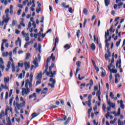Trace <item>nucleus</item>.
Segmentation results:
<instances>
[{
  "instance_id": "obj_1",
  "label": "nucleus",
  "mask_w": 125,
  "mask_h": 125,
  "mask_svg": "<svg viewBox=\"0 0 125 125\" xmlns=\"http://www.w3.org/2000/svg\"><path fill=\"white\" fill-rule=\"evenodd\" d=\"M20 102L21 103H18L17 102L15 104V102H14V105L15 106V112L17 114H19V112L18 110H20V108H23V107H25V105L26 103L24 102V100L23 99V97H21L20 98Z\"/></svg>"
},
{
  "instance_id": "obj_2",
  "label": "nucleus",
  "mask_w": 125,
  "mask_h": 125,
  "mask_svg": "<svg viewBox=\"0 0 125 125\" xmlns=\"http://www.w3.org/2000/svg\"><path fill=\"white\" fill-rule=\"evenodd\" d=\"M29 77L30 80L27 79L25 81V88H28V85L29 88H31V87H33V84H32L33 83V72H31L30 74H29V73H26V78H29Z\"/></svg>"
},
{
  "instance_id": "obj_3",
  "label": "nucleus",
  "mask_w": 125,
  "mask_h": 125,
  "mask_svg": "<svg viewBox=\"0 0 125 125\" xmlns=\"http://www.w3.org/2000/svg\"><path fill=\"white\" fill-rule=\"evenodd\" d=\"M109 30H107V31L105 32L104 35V39H105V43H106L105 47H107V48H109V45H110V44L108 43V38H107V37H109Z\"/></svg>"
},
{
  "instance_id": "obj_4",
  "label": "nucleus",
  "mask_w": 125,
  "mask_h": 125,
  "mask_svg": "<svg viewBox=\"0 0 125 125\" xmlns=\"http://www.w3.org/2000/svg\"><path fill=\"white\" fill-rule=\"evenodd\" d=\"M30 94V88H22L21 89V95L24 96Z\"/></svg>"
},
{
  "instance_id": "obj_5",
  "label": "nucleus",
  "mask_w": 125,
  "mask_h": 125,
  "mask_svg": "<svg viewBox=\"0 0 125 125\" xmlns=\"http://www.w3.org/2000/svg\"><path fill=\"white\" fill-rule=\"evenodd\" d=\"M52 67L50 66L49 67V71H47L45 73L47 76H49L50 77H53V72H52Z\"/></svg>"
},
{
  "instance_id": "obj_6",
  "label": "nucleus",
  "mask_w": 125,
  "mask_h": 125,
  "mask_svg": "<svg viewBox=\"0 0 125 125\" xmlns=\"http://www.w3.org/2000/svg\"><path fill=\"white\" fill-rule=\"evenodd\" d=\"M122 63V61H121V59H120L119 61H117L116 62V67L117 68H118L120 69V71L121 73H123V69L121 68L122 65H121V63Z\"/></svg>"
},
{
  "instance_id": "obj_7",
  "label": "nucleus",
  "mask_w": 125,
  "mask_h": 125,
  "mask_svg": "<svg viewBox=\"0 0 125 125\" xmlns=\"http://www.w3.org/2000/svg\"><path fill=\"white\" fill-rule=\"evenodd\" d=\"M110 114H113V115H114L115 117H117V116H119L121 115V108H118V111L117 113H116V111H113V112H110Z\"/></svg>"
},
{
  "instance_id": "obj_8",
  "label": "nucleus",
  "mask_w": 125,
  "mask_h": 125,
  "mask_svg": "<svg viewBox=\"0 0 125 125\" xmlns=\"http://www.w3.org/2000/svg\"><path fill=\"white\" fill-rule=\"evenodd\" d=\"M107 104L110 107H111V108H113V109H115V108H116V104H115V103H111V101H109L107 102Z\"/></svg>"
},
{
  "instance_id": "obj_9",
  "label": "nucleus",
  "mask_w": 125,
  "mask_h": 125,
  "mask_svg": "<svg viewBox=\"0 0 125 125\" xmlns=\"http://www.w3.org/2000/svg\"><path fill=\"white\" fill-rule=\"evenodd\" d=\"M26 74V72L24 70H22L21 73L18 76V79H23L24 77H25V74Z\"/></svg>"
},
{
  "instance_id": "obj_10",
  "label": "nucleus",
  "mask_w": 125,
  "mask_h": 125,
  "mask_svg": "<svg viewBox=\"0 0 125 125\" xmlns=\"http://www.w3.org/2000/svg\"><path fill=\"white\" fill-rule=\"evenodd\" d=\"M24 65L25 67V70H27L28 69H30V62H24Z\"/></svg>"
},
{
  "instance_id": "obj_11",
  "label": "nucleus",
  "mask_w": 125,
  "mask_h": 125,
  "mask_svg": "<svg viewBox=\"0 0 125 125\" xmlns=\"http://www.w3.org/2000/svg\"><path fill=\"white\" fill-rule=\"evenodd\" d=\"M33 64L35 65V68H37L39 66V63H38V58H35L34 60L33 61Z\"/></svg>"
},
{
  "instance_id": "obj_12",
  "label": "nucleus",
  "mask_w": 125,
  "mask_h": 125,
  "mask_svg": "<svg viewBox=\"0 0 125 125\" xmlns=\"http://www.w3.org/2000/svg\"><path fill=\"white\" fill-rule=\"evenodd\" d=\"M100 95H101V92L100 91V90H99L97 91L96 96L98 97L99 101H101V98L100 97Z\"/></svg>"
},
{
  "instance_id": "obj_13",
  "label": "nucleus",
  "mask_w": 125,
  "mask_h": 125,
  "mask_svg": "<svg viewBox=\"0 0 125 125\" xmlns=\"http://www.w3.org/2000/svg\"><path fill=\"white\" fill-rule=\"evenodd\" d=\"M40 115V113H36L34 112L32 114L31 116L32 117V118L30 119V121H32L34 118H36V117H38Z\"/></svg>"
},
{
  "instance_id": "obj_14",
  "label": "nucleus",
  "mask_w": 125,
  "mask_h": 125,
  "mask_svg": "<svg viewBox=\"0 0 125 125\" xmlns=\"http://www.w3.org/2000/svg\"><path fill=\"white\" fill-rule=\"evenodd\" d=\"M17 66L19 67H21V68H23L24 66V62H23V61H20V62H18Z\"/></svg>"
},
{
  "instance_id": "obj_15",
  "label": "nucleus",
  "mask_w": 125,
  "mask_h": 125,
  "mask_svg": "<svg viewBox=\"0 0 125 125\" xmlns=\"http://www.w3.org/2000/svg\"><path fill=\"white\" fill-rule=\"evenodd\" d=\"M66 4H67L66 2H63L62 3V6L63 8H69V7H70V5H66Z\"/></svg>"
},
{
  "instance_id": "obj_16",
  "label": "nucleus",
  "mask_w": 125,
  "mask_h": 125,
  "mask_svg": "<svg viewBox=\"0 0 125 125\" xmlns=\"http://www.w3.org/2000/svg\"><path fill=\"white\" fill-rule=\"evenodd\" d=\"M19 44L20 46H21V41H20V38H18V41H16V45H18Z\"/></svg>"
},
{
  "instance_id": "obj_17",
  "label": "nucleus",
  "mask_w": 125,
  "mask_h": 125,
  "mask_svg": "<svg viewBox=\"0 0 125 125\" xmlns=\"http://www.w3.org/2000/svg\"><path fill=\"white\" fill-rule=\"evenodd\" d=\"M42 74L40 73L37 76L36 80H42Z\"/></svg>"
},
{
  "instance_id": "obj_18",
  "label": "nucleus",
  "mask_w": 125,
  "mask_h": 125,
  "mask_svg": "<svg viewBox=\"0 0 125 125\" xmlns=\"http://www.w3.org/2000/svg\"><path fill=\"white\" fill-rule=\"evenodd\" d=\"M47 90H48L47 88H44L43 90L41 92V94H46Z\"/></svg>"
},
{
  "instance_id": "obj_19",
  "label": "nucleus",
  "mask_w": 125,
  "mask_h": 125,
  "mask_svg": "<svg viewBox=\"0 0 125 125\" xmlns=\"http://www.w3.org/2000/svg\"><path fill=\"white\" fill-rule=\"evenodd\" d=\"M9 82V77H4V83L5 84H6L7 83Z\"/></svg>"
},
{
  "instance_id": "obj_20",
  "label": "nucleus",
  "mask_w": 125,
  "mask_h": 125,
  "mask_svg": "<svg viewBox=\"0 0 125 125\" xmlns=\"http://www.w3.org/2000/svg\"><path fill=\"white\" fill-rule=\"evenodd\" d=\"M25 37H24V38H25V42H29V41H30V37H29V34L28 33H25Z\"/></svg>"
},
{
  "instance_id": "obj_21",
  "label": "nucleus",
  "mask_w": 125,
  "mask_h": 125,
  "mask_svg": "<svg viewBox=\"0 0 125 125\" xmlns=\"http://www.w3.org/2000/svg\"><path fill=\"white\" fill-rule=\"evenodd\" d=\"M90 48L93 51L95 50L96 48V47L95 46V44H94V43H92L90 46Z\"/></svg>"
},
{
  "instance_id": "obj_22",
  "label": "nucleus",
  "mask_w": 125,
  "mask_h": 125,
  "mask_svg": "<svg viewBox=\"0 0 125 125\" xmlns=\"http://www.w3.org/2000/svg\"><path fill=\"white\" fill-rule=\"evenodd\" d=\"M20 25L21 26H22V27H25L26 26L24 23V19L23 18L21 19V21H20Z\"/></svg>"
},
{
  "instance_id": "obj_23",
  "label": "nucleus",
  "mask_w": 125,
  "mask_h": 125,
  "mask_svg": "<svg viewBox=\"0 0 125 125\" xmlns=\"http://www.w3.org/2000/svg\"><path fill=\"white\" fill-rule=\"evenodd\" d=\"M29 99H32V98L34 97H37V94L36 93H34L33 94L29 95Z\"/></svg>"
},
{
  "instance_id": "obj_24",
  "label": "nucleus",
  "mask_w": 125,
  "mask_h": 125,
  "mask_svg": "<svg viewBox=\"0 0 125 125\" xmlns=\"http://www.w3.org/2000/svg\"><path fill=\"white\" fill-rule=\"evenodd\" d=\"M71 118L70 117H68L67 118L66 121L64 123V125H68V124H69V123H70V121H71Z\"/></svg>"
},
{
  "instance_id": "obj_25",
  "label": "nucleus",
  "mask_w": 125,
  "mask_h": 125,
  "mask_svg": "<svg viewBox=\"0 0 125 125\" xmlns=\"http://www.w3.org/2000/svg\"><path fill=\"white\" fill-rule=\"evenodd\" d=\"M124 102L122 100H120V107L122 109H125V105L124 104Z\"/></svg>"
},
{
  "instance_id": "obj_26",
  "label": "nucleus",
  "mask_w": 125,
  "mask_h": 125,
  "mask_svg": "<svg viewBox=\"0 0 125 125\" xmlns=\"http://www.w3.org/2000/svg\"><path fill=\"white\" fill-rule=\"evenodd\" d=\"M1 88L3 89H9L8 86L6 85V84H5V85H3V84H1Z\"/></svg>"
},
{
  "instance_id": "obj_27",
  "label": "nucleus",
  "mask_w": 125,
  "mask_h": 125,
  "mask_svg": "<svg viewBox=\"0 0 125 125\" xmlns=\"http://www.w3.org/2000/svg\"><path fill=\"white\" fill-rule=\"evenodd\" d=\"M85 104L88 105V107H90L91 106V101H85Z\"/></svg>"
},
{
  "instance_id": "obj_28",
  "label": "nucleus",
  "mask_w": 125,
  "mask_h": 125,
  "mask_svg": "<svg viewBox=\"0 0 125 125\" xmlns=\"http://www.w3.org/2000/svg\"><path fill=\"white\" fill-rule=\"evenodd\" d=\"M83 13H84V14L85 15H87L88 13V10H87V9L86 8H84L83 9Z\"/></svg>"
},
{
  "instance_id": "obj_29",
  "label": "nucleus",
  "mask_w": 125,
  "mask_h": 125,
  "mask_svg": "<svg viewBox=\"0 0 125 125\" xmlns=\"http://www.w3.org/2000/svg\"><path fill=\"white\" fill-rule=\"evenodd\" d=\"M10 20V18H6L5 19H4L3 21H4V22H5V23H6V24L8 23V21H9V20Z\"/></svg>"
},
{
  "instance_id": "obj_30",
  "label": "nucleus",
  "mask_w": 125,
  "mask_h": 125,
  "mask_svg": "<svg viewBox=\"0 0 125 125\" xmlns=\"http://www.w3.org/2000/svg\"><path fill=\"white\" fill-rule=\"evenodd\" d=\"M112 66H113L112 63H110L109 65L107 66L108 69L111 73H112V69H111V68H112Z\"/></svg>"
},
{
  "instance_id": "obj_31",
  "label": "nucleus",
  "mask_w": 125,
  "mask_h": 125,
  "mask_svg": "<svg viewBox=\"0 0 125 125\" xmlns=\"http://www.w3.org/2000/svg\"><path fill=\"white\" fill-rule=\"evenodd\" d=\"M12 72H13V73H14V72H15V65L14 64V63H13L12 64Z\"/></svg>"
},
{
  "instance_id": "obj_32",
  "label": "nucleus",
  "mask_w": 125,
  "mask_h": 125,
  "mask_svg": "<svg viewBox=\"0 0 125 125\" xmlns=\"http://www.w3.org/2000/svg\"><path fill=\"white\" fill-rule=\"evenodd\" d=\"M104 3L105 5V6H108V5H109V4H110V0H104Z\"/></svg>"
},
{
  "instance_id": "obj_33",
  "label": "nucleus",
  "mask_w": 125,
  "mask_h": 125,
  "mask_svg": "<svg viewBox=\"0 0 125 125\" xmlns=\"http://www.w3.org/2000/svg\"><path fill=\"white\" fill-rule=\"evenodd\" d=\"M30 57H31V54H30L29 53H26V57L25 58V59L26 60H28Z\"/></svg>"
},
{
  "instance_id": "obj_34",
  "label": "nucleus",
  "mask_w": 125,
  "mask_h": 125,
  "mask_svg": "<svg viewBox=\"0 0 125 125\" xmlns=\"http://www.w3.org/2000/svg\"><path fill=\"white\" fill-rule=\"evenodd\" d=\"M48 69V63L46 62L45 69L43 72V74L45 73V72L47 71Z\"/></svg>"
},
{
  "instance_id": "obj_35",
  "label": "nucleus",
  "mask_w": 125,
  "mask_h": 125,
  "mask_svg": "<svg viewBox=\"0 0 125 125\" xmlns=\"http://www.w3.org/2000/svg\"><path fill=\"white\" fill-rule=\"evenodd\" d=\"M85 78V76H83L81 78V74L78 75V80L79 81H82V80H83V79Z\"/></svg>"
},
{
  "instance_id": "obj_36",
  "label": "nucleus",
  "mask_w": 125,
  "mask_h": 125,
  "mask_svg": "<svg viewBox=\"0 0 125 125\" xmlns=\"http://www.w3.org/2000/svg\"><path fill=\"white\" fill-rule=\"evenodd\" d=\"M2 117H4V111L2 110L1 113H0V119H2Z\"/></svg>"
},
{
  "instance_id": "obj_37",
  "label": "nucleus",
  "mask_w": 125,
  "mask_h": 125,
  "mask_svg": "<svg viewBox=\"0 0 125 125\" xmlns=\"http://www.w3.org/2000/svg\"><path fill=\"white\" fill-rule=\"evenodd\" d=\"M49 82H50V83H54V84H55V83H56V81H55V80H54V79L52 78H51L49 79Z\"/></svg>"
},
{
  "instance_id": "obj_38",
  "label": "nucleus",
  "mask_w": 125,
  "mask_h": 125,
  "mask_svg": "<svg viewBox=\"0 0 125 125\" xmlns=\"http://www.w3.org/2000/svg\"><path fill=\"white\" fill-rule=\"evenodd\" d=\"M118 125H124V122L121 121V119H119L118 122Z\"/></svg>"
},
{
  "instance_id": "obj_39",
  "label": "nucleus",
  "mask_w": 125,
  "mask_h": 125,
  "mask_svg": "<svg viewBox=\"0 0 125 125\" xmlns=\"http://www.w3.org/2000/svg\"><path fill=\"white\" fill-rule=\"evenodd\" d=\"M4 65L3 63H0V69H1L2 71L4 70Z\"/></svg>"
},
{
  "instance_id": "obj_40",
  "label": "nucleus",
  "mask_w": 125,
  "mask_h": 125,
  "mask_svg": "<svg viewBox=\"0 0 125 125\" xmlns=\"http://www.w3.org/2000/svg\"><path fill=\"white\" fill-rule=\"evenodd\" d=\"M50 58H51V59H52L53 62H54V61H55V57H54V56H53V54H52Z\"/></svg>"
},
{
  "instance_id": "obj_41",
  "label": "nucleus",
  "mask_w": 125,
  "mask_h": 125,
  "mask_svg": "<svg viewBox=\"0 0 125 125\" xmlns=\"http://www.w3.org/2000/svg\"><path fill=\"white\" fill-rule=\"evenodd\" d=\"M28 45H30V42H27L25 43L24 46V48H27Z\"/></svg>"
},
{
  "instance_id": "obj_42",
  "label": "nucleus",
  "mask_w": 125,
  "mask_h": 125,
  "mask_svg": "<svg viewBox=\"0 0 125 125\" xmlns=\"http://www.w3.org/2000/svg\"><path fill=\"white\" fill-rule=\"evenodd\" d=\"M109 82H110V83L113 82V75H112V74H111L109 76Z\"/></svg>"
},
{
  "instance_id": "obj_43",
  "label": "nucleus",
  "mask_w": 125,
  "mask_h": 125,
  "mask_svg": "<svg viewBox=\"0 0 125 125\" xmlns=\"http://www.w3.org/2000/svg\"><path fill=\"white\" fill-rule=\"evenodd\" d=\"M8 54H9L8 52H6V53L3 52L2 54V55L3 57H6V56H7V55H8Z\"/></svg>"
},
{
  "instance_id": "obj_44",
  "label": "nucleus",
  "mask_w": 125,
  "mask_h": 125,
  "mask_svg": "<svg viewBox=\"0 0 125 125\" xmlns=\"http://www.w3.org/2000/svg\"><path fill=\"white\" fill-rule=\"evenodd\" d=\"M54 83H49L48 84V85L49 86H51V87L52 88H54V87H55V86H54Z\"/></svg>"
},
{
  "instance_id": "obj_45",
  "label": "nucleus",
  "mask_w": 125,
  "mask_h": 125,
  "mask_svg": "<svg viewBox=\"0 0 125 125\" xmlns=\"http://www.w3.org/2000/svg\"><path fill=\"white\" fill-rule=\"evenodd\" d=\"M110 114H111V113L109 112V111H107V113L105 114L106 119H109V117H110Z\"/></svg>"
},
{
  "instance_id": "obj_46",
  "label": "nucleus",
  "mask_w": 125,
  "mask_h": 125,
  "mask_svg": "<svg viewBox=\"0 0 125 125\" xmlns=\"http://www.w3.org/2000/svg\"><path fill=\"white\" fill-rule=\"evenodd\" d=\"M106 76V72L105 70H103L102 72V77H105Z\"/></svg>"
},
{
  "instance_id": "obj_47",
  "label": "nucleus",
  "mask_w": 125,
  "mask_h": 125,
  "mask_svg": "<svg viewBox=\"0 0 125 125\" xmlns=\"http://www.w3.org/2000/svg\"><path fill=\"white\" fill-rule=\"evenodd\" d=\"M42 83V80H37V81L36 83V85H38V84H40V83Z\"/></svg>"
},
{
  "instance_id": "obj_48",
  "label": "nucleus",
  "mask_w": 125,
  "mask_h": 125,
  "mask_svg": "<svg viewBox=\"0 0 125 125\" xmlns=\"http://www.w3.org/2000/svg\"><path fill=\"white\" fill-rule=\"evenodd\" d=\"M16 23H17V21H16V20L13 21L12 24L13 27H14V26H15V25H16Z\"/></svg>"
},
{
  "instance_id": "obj_49",
  "label": "nucleus",
  "mask_w": 125,
  "mask_h": 125,
  "mask_svg": "<svg viewBox=\"0 0 125 125\" xmlns=\"http://www.w3.org/2000/svg\"><path fill=\"white\" fill-rule=\"evenodd\" d=\"M8 111H9V107H8V106H6V109H5V115L6 116V115H7V112H8Z\"/></svg>"
},
{
  "instance_id": "obj_50",
  "label": "nucleus",
  "mask_w": 125,
  "mask_h": 125,
  "mask_svg": "<svg viewBox=\"0 0 125 125\" xmlns=\"http://www.w3.org/2000/svg\"><path fill=\"white\" fill-rule=\"evenodd\" d=\"M41 49H42V45H41V44H38V50L40 53H41Z\"/></svg>"
},
{
  "instance_id": "obj_51",
  "label": "nucleus",
  "mask_w": 125,
  "mask_h": 125,
  "mask_svg": "<svg viewBox=\"0 0 125 125\" xmlns=\"http://www.w3.org/2000/svg\"><path fill=\"white\" fill-rule=\"evenodd\" d=\"M111 72L112 73H114V74H117V73H118V71L117 70V69H111Z\"/></svg>"
},
{
  "instance_id": "obj_52",
  "label": "nucleus",
  "mask_w": 125,
  "mask_h": 125,
  "mask_svg": "<svg viewBox=\"0 0 125 125\" xmlns=\"http://www.w3.org/2000/svg\"><path fill=\"white\" fill-rule=\"evenodd\" d=\"M17 48H18V47H16L13 50L14 54H16V53L17 52Z\"/></svg>"
},
{
  "instance_id": "obj_53",
  "label": "nucleus",
  "mask_w": 125,
  "mask_h": 125,
  "mask_svg": "<svg viewBox=\"0 0 125 125\" xmlns=\"http://www.w3.org/2000/svg\"><path fill=\"white\" fill-rule=\"evenodd\" d=\"M110 96L112 99H114V94L113 93V92H110Z\"/></svg>"
},
{
  "instance_id": "obj_54",
  "label": "nucleus",
  "mask_w": 125,
  "mask_h": 125,
  "mask_svg": "<svg viewBox=\"0 0 125 125\" xmlns=\"http://www.w3.org/2000/svg\"><path fill=\"white\" fill-rule=\"evenodd\" d=\"M82 63V62L80 61H78L76 62V65L77 66H78V67H81V64Z\"/></svg>"
},
{
  "instance_id": "obj_55",
  "label": "nucleus",
  "mask_w": 125,
  "mask_h": 125,
  "mask_svg": "<svg viewBox=\"0 0 125 125\" xmlns=\"http://www.w3.org/2000/svg\"><path fill=\"white\" fill-rule=\"evenodd\" d=\"M10 65H11V62H8V64L7 65V68H11Z\"/></svg>"
},
{
  "instance_id": "obj_56",
  "label": "nucleus",
  "mask_w": 125,
  "mask_h": 125,
  "mask_svg": "<svg viewBox=\"0 0 125 125\" xmlns=\"http://www.w3.org/2000/svg\"><path fill=\"white\" fill-rule=\"evenodd\" d=\"M13 101V98H12L10 99V101H9V104H10V106H11V105H12Z\"/></svg>"
},
{
  "instance_id": "obj_57",
  "label": "nucleus",
  "mask_w": 125,
  "mask_h": 125,
  "mask_svg": "<svg viewBox=\"0 0 125 125\" xmlns=\"http://www.w3.org/2000/svg\"><path fill=\"white\" fill-rule=\"evenodd\" d=\"M41 91H42V89H41L37 88L36 89V92H37V93H40V92H41Z\"/></svg>"
},
{
  "instance_id": "obj_58",
  "label": "nucleus",
  "mask_w": 125,
  "mask_h": 125,
  "mask_svg": "<svg viewBox=\"0 0 125 125\" xmlns=\"http://www.w3.org/2000/svg\"><path fill=\"white\" fill-rule=\"evenodd\" d=\"M56 43H58V38H56L55 40V46H56Z\"/></svg>"
},
{
  "instance_id": "obj_59",
  "label": "nucleus",
  "mask_w": 125,
  "mask_h": 125,
  "mask_svg": "<svg viewBox=\"0 0 125 125\" xmlns=\"http://www.w3.org/2000/svg\"><path fill=\"white\" fill-rule=\"evenodd\" d=\"M81 40H82V42L80 41V44H82V43H83V41H84V37H82L81 38Z\"/></svg>"
},
{
  "instance_id": "obj_60",
  "label": "nucleus",
  "mask_w": 125,
  "mask_h": 125,
  "mask_svg": "<svg viewBox=\"0 0 125 125\" xmlns=\"http://www.w3.org/2000/svg\"><path fill=\"white\" fill-rule=\"evenodd\" d=\"M95 69L97 73H98L99 72V68H98V67L96 66V65H95Z\"/></svg>"
},
{
  "instance_id": "obj_61",
  "label": "nucleus",
  "mask_w": 125,
  "mask_h": 125,
  "mask_svg": "<svg viewBox=\"0 0 125 125\" xmlns=\"http://www.w3.org/2000/svg\"><path fill=\"white\" fill-rule=\"evenodd\" d=\"M79 71H80V68L78 67L76 70L75 76H77V75H78Z\"/></svg>"
},
{
  "instance_id": "obj_62",
  "label": "nucleus",
  "mask_w": 125,
  "mask_h": 125,
  "mask_svg": "<svg viewBox=\"0 0 125 125\" xmlns=\"http://www.w3.org/2000/svg\"><path fill=\"white\" fill-rule=\"evenodd\" d=\"M104 57H105L106 60H108V58L110 57V56L109 55H108V54H105Z\"/></svg>"
},
{
  "instance_id": "obj_63",
  "label": "nucleus",
  "mask_w": 125,
  "mask_h": 125,
  "mask_svg": "<svg viewBox=\"0 0 125 125\" xmlns=\"http://www.w3.org/2000/svg\"><path fill=\"white\" fill-rule=\"evenodd\" d=\"M42 10V9L41 7H40L39 9H36V12L37 13H40V12Z\"/></svg>"
},
{
  "instance_id": "obj_64",
  "label": "nucleus",
  "mask_w": 125,
  "mask_h": 125,
  "mask_svg": "<svg viewBox=\"0 0 125 125\" xmlns=\"http://www.w3.org/2000/svg\"><path fill=\"white\" fill-rule=\"evenodd\" d=\"M124 5V2H120V3H118V6H122V5Z\"/></svg>"
}]
</instances>
